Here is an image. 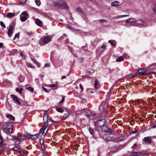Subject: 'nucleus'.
<instances>
[{
  "label": "nucleus",
  "mask_w": 156,
  "mask_h": 156,
  "mask_svg": "<svg viewBox=\"0 0 156 156\" xmlns=\"http://www.w3.org/2000/svg\"><path fill=\"white\" fill-rule=\"evenodd\" d=\"M21 15H24V16L29 17V15L28 14L27 12V11H24L22 13Z\"/></svg>",
  "instance_id": "nucleus-27"
},
{
  "label": "nucleus",
  "mask_w": 156,
  "mask_h": 156,
  "mask_svg": "<svg viewBox=\"0 0 156 156\" xmlns=\"http://www.w3.org/2000/svg\"><path fill=\"white\" fill-rule=\"evenodd\" d=\"M51 37L49 36H45L42 39V41L44 44H47L49 43L51 40Z\"/></svg>",
  "instance_id": "nucleus-10"
},
{
  "label": "nucleus",
  "mask_w": 156,
  "mask_h": 156,
  "mask_svg": "<svg viewBox=\"0 0 156 156\" xmlns=\"http://www.w3.org/2000/svg\"><path fill=\"white\" fill-rule=\"evenodd\" d=\"M7 117L11 120H14L15 119V117L11 115H7Z\"/></svg>",
  "instance_id": "nucleus-25"
},
{
  "label": "nucleus",
  "mask_w": 156,
  "mask_h": 156,
  "mask_svg": "<svg viewBox=\"0 0 156 156\" xmlns=\"http://www.w3.org/2000/svg\"><path fill=\"white\" fill-rule=\"evenodd\" d=\"M76 10H77L78 11L82 12V10L81 9L80 7H77L76 9Z\"/></svg>",
  "instance_id": "nucleus-44"
},
{
  "label": "nucleus",
  "mask_w": 156,
  "mask_h": 156,
  "mask_svg": "<svg viewBox=\"0 0 156 156\" xmlns=\"http://www.w3.org/2000/svg\"><path fill=\"white\" fill-rule=\"evenodd\" d=\"M113 132V130L109 128H108L107 130V131L106 132V133H108V134H111Z\"/></svg>",
  "instance_id": "nucleus-31"
},
{
  "label": "nucleus",
  "mask_w": 156,
  "mask_h": 156,
  "mask_svg": "<svg viewBox=\"0 0 156 156\" xmlns=\"http://www.w3.org/2000/svg\"><path fill=\"white\" fill-rule=\"evenodd\" d=\"M125 139V137L123 136H120L118 137L117 138L116 140L117 141H120L124 140Z\"/></svg>",
  "instance_id": "nucleus-23"
},
{
  "label": "nucleus",
  "mask_w": 156,
  "mask_h": 156,
  "mask_svg": "<svg viewBox=\"0 0 156 156\" xmlns=\"http://www.w3.org/2000/svg\"><path fill=\"white\" fill-rule=\"evenodd\" d=\"M50 66L49 64L48 63L45 64L44 66V67H49Z\"/></svg>",
  "instance_id": "nucleus-51"
},
{
  "label": "nucleus",
  "mask_w": 156,
  "mask_h": 156,
  "mask_svg": "<svg viewBox=\"0 0 156 156\" xmlns=\"http://www.w3.org/2000/svg\"><path fill=\"white\" fill-rule=\"evenodd\" d=\"M124 58L122 56H120L118 58L116 59V61L117 62H120L122 61L123 60Z\"/></svg>",
  "instance_id": "nucleus-30"
},
{
  "label": "nucleus",
  "mask_w": 156,
  "mask_h": 156,
  "mask_svg": "<svg viewBox=\"0 0 156 156\" xmlns=\"http://www.w3.org/2000/svg\"><path fill=\"white\" fill-rule=\"evenodd\" d=\"M42 88L46 92H48V90L46 88H45L44 87L42 86Z\"/></svg>",
  "instance_id": "nucleus-47"
},
{
  "label": "nucleus",
  "mask_w": 156,
  "mask_h": 156,
  "mask_svg": "<svg viewBox=\"0 0 156 156\" xmlns=\"http://www.w3.org/2000/svg\"><path fill=\"white\" fill-rule=\"evenodd\" d=\"M36 4L38 6H40L41 5V2L40 0H36L35 1Z\"/></svg>",
  "instance_id": "nucleus-36"
},
{
  "label": "nucleus",
  "mask_w": 156,
  "mask_h": 156,
  "mask_svg": "<svg viewBox=\"0 0 156 156\" xmlns=\"http://www.w3.org/2000/svg\"><path fill=\"white\" fill-rule=\"evenodd\" d=\"M0 25L3 28H5L6 27V26L4 23L2 21H1L0 22Z\"/></svg>",
  "instance_id": "nucleus-41"
},
{
  "label": "nucleus",
  "mask_w": 156,
  "mask_h": 156,
  "mask_svg": "<svg viewBox=\"0 0 156 156\" xmlns=\"http://www.w3.org/2000/svg\"><path fill=\"white\" fill-rule=\"evenodd\" d=\"M6 127L2 129V130L5 133L10 134L13 133V125L11 122L6 123L5 124Z\"/></svg>",
  "instance_id": "nucleus-3"
},
{
  "label": "nucleus",
  "mask_w": 156,
  "mask_h": 156,
  "mask_svg": "<svg viewBox=\"0 0 156 156\" xmlns=\"http://www.w3.org/2000/svg\"><path fill=\"white\" fill-rule=\"evenodd\" d=\"M129 16L128 15H122L119 16H120V17H126V16Z\"/></svg>",
  "instance_id": "nucleus-55"
},
{
  "label": "nucleus",
  "mask_w": 156,
  "mask_h": 156,
  "mask_svg": "<svg viewBox=\"0 0 156 156\" xmlns=\"http://www.w3.org/2000/svg\"><path fill=\"white\" fill-rule=\"evenodd\" d=\"M26 0L25 1V0H22V1H21L20 2V3L21 4H24V3H26Z\"/></svg>",
  "instance_id": "nucleus-53"
},
{
  "label": "nucleus",
  "mask_w": 156,
  "mask_h": 156,
  "mask_svg": "<svg viewBox=\"0 0 156 156\" xmlns=\"http://www.w3.org/2000/svg\"><path fill=\"white\" fill-rule=\"evenodd\" d=\"M153 11L154 13L156 14V7L153 9Z\"/></svg>",
  "instance_id": "nucleus-52"
},
{
  "label": "nucleus",
  "mask_w": 156,
  "mask_h": 156,
  "mask_svg": "<svg viewBox=\"0 0 156 156\" xmlns=\"http://www.w3.org/2000/svg\"><path fill=\"white\" fill-rule=\"evenodd\" d=\"M16 91L19 93L20 94H22V91L23 90V88H16L15 89Z\"/></svg>",
  "instance_id": "nucleus-21"
},
{
  "label": "nucleus",
  "mask_w": 156,
  "mask_h": 156,
  "mask_svg": "<svg viewBox=\"0 0 156 156\" xmlns=\"http://www.w3.org/2000/svg\"><path fill=\"white\" fill-rule=\"evenodd\" d=\"M56 111L57 112H60V113H62L64 111L62 109V108H60V107L56 108Z\"/></svg>",
  "instance_id": "nucleus-28"
},
{
  "label": "nucleus",
  "mask_w": 156,
  "mask_h": 156,
  "mask_svg": "<svg viewBox=\"0 0 156 156\" xmlns=\"http://www.w3.org/2000/svg\"><path fill=\"white\" fill-rule=\"evenodd\" d=\"M35 23L40 27H42L43 26L42 21L38 19H36Z\"/></svg>",
  "instance_id": "nucleus-16"
},
{
  "label": "nucleus",
  "mask_w": 156,
  "mask_h": 156,
  "mask_svg": "<svg viewBox=\"0 0 156 156\" xmlns=\"http://www.w3.org/2000/svg\"><path fill=\"white\" fill-rule=\"evenodd\" d=\"M119 2L115 1L111 3V5L112 6H116L118 5Z\"/></svg>",
  "instance_id": "nucleus-29"
},
{
  "label": "nucleus",
  "mask_w": 156,
  "mask_h": 156,
  "mask_svg": "<svg viewBox=\"0 0 156 156\" xmlns=\"http://www.w3.org/2000/svg\"><path fill=\"white\" fill-rule=\"evenodd\" d=\"M65 97H66V96L62 97V100L59 102V103L58 104V105L59 106L60 105V104L63 103L64 101Z\"/></svg>",
  "instance_id": "nucleus-33"
},
{
  "label": "nucleus",
  "mask_w": 156,
  "mask_h": 156,
  "mask_svg": "<svg viewBox=\"0 0 156 156\" xmlns=\"http://www.w3.org/2000/svg\"><path fill=\"white\" fill-rule=\"evenodd\" d=\"M67 27L69 29H70V30L73 29V28L70 26L69 25H67Z\"/></svg>",
  "instance_id": "nucleus-46"
},
{
  "label": "nucleus",
  "mask_w": 156,
  "mask_h": 156,
  "mask_svg": "<svg viewBox=\"0 0 156 156\" xmlns=\"http://www.w3.org/2000/svg\"><path fill=\"white\" fill-rule=\"evenodd\" d=\"M89 132L92 135H93V134L94 130L92 128H90L89 129Z\"/></svg>",
  "instance_id": "nucleus-35"
},
{
  "label": "nucleus",
  "mask_w": 156,
  "mask_h": 156,
  "mask_svg": "<svg viewBox=\"0 0 156 156\" xmlns=\"http://www.w3.org/2000/svg\"><path fill=\"white\" fill-rule=\"evenodd\" d=\"M66 78V76H62L61 79H63L64 78Z\"/></svg>",
  "instance_id": "nucleus-61"
},
{
  "label": "nucleus",
  "mask_w": 156,
  "mask_h": 156,
  "mask_svg": "<svg viewBox=\"0 0 156 156\" xmlns=\"http://www.w3.org/2000/svg\"><path fill=\"white\" fill-rule=\"evenodd\" d=\"M137 23L139 26H144L145 25V21H144L142 20H139L138 21Z\"/></svg>",
  "instance_id": "nucleus-18"
},
{
  "label": "nucleus",
  "mask_w": 156,
  "mask_h": 156,
  "mask_svg": "<svg viewBox=\"0 0 156 156\" xmlns=\"http://www.w3.org/2000/svg\"><path fill=\"white\" fill-rule=\"evenodd\" d=\"M24 79V76L22 75L19 76L18 77V79L19 81H20V82H21L23 81Z\"/></svg>",
  "instance_id": "nucleus-22"
},
{
  "label": "nucleus",
  "mask_w": 156,
  "mask_h": 156,
  "mask_svg": "<svg viewBox=\"0 0 156 156\" xmlns=\"http://www.w3.org/2000/svg\"><path fill=\"white\" fill-rule=\"evenodd\" d=\"M124 147L123 146H121L119 147V149H121Z\"/></svg>",
  "instance_id": "nucleus-59"
},
{
  "label": "nucleus",
  "mask_w": 156,
  "mask_h": 156,
  "mask_svg": "<svg viewBox=\"0 0 156 156\" xmlns=\"http://www.w3.org/2000/svg\"><path fill=\"white\" fill-rule=\"evenodd\" d=\"M0 144H2V143L4 142V140H3L2 136L1 135H0Z\"/></svg>",
  "instance_id": "nucleus-40"
},
{
  "label": "nucleus",
  "mask_w": 156,
  "mask_h": 156,
  "mask_svg": "<svg viewBox=\"0 0 156 156\" xmlns=\"http://www.w3.org/2000/svg\"><path fill=\"white\" fill-rule=\"evenodd\" d=\"M29 65L30 66L31 68H32L33 67L32 65L30 63L29 64Z\"/></svg>",
  "instance_id": "nucleus-63"
},
{
  "label": "nucleus",
  "mask_w": 156,
  "mask_h": 156,
  "mask_svg": "<svg viewBox=\"0 0 156 156\" xmlns=\"http://www.w3.org/2000/svg\"><path fill=\"white\" fill-rule=\"evenodd\" d=\"M3 45V43L0 42V48H2V47Z\"/></svg>",
  "instance_id": "nucleus-60"
},
{
  "label": "nucleus",
  "mask_w": 156,
  "mask_h": 156,
  "mask_svg": "<svg viewBox=\"0 0 156 156\" xmlns=\"http://www.w3.org/2000/svg\"><path fill=\"white\" fill-rule=\"evenodd\" d=\"M136 22V20L133 18H129L126 20V23H134Z\"/></svg>",
  "instance_id": "nucleus-14"
},
{
  "label": "nucleus",
  "mask_w": 156,
  "mask_h": 156,
  "mask_svg": "<svg viewBox=\"0 0 156 156\" xmlns=\"http://www.w3.org/2000/svg\"><path fill=\"white\" fill-rule=\"evenodd\" d=\"M106 140L107 141H112V138L110 136H106Z\"/></svg>",
  "instance_id": "nucleus-34"
},
{
  "label": "nucleus",
  "mask_w": 156,
  "mask_h": 156,
  "mask_svg": "<svg viewBox=\"0 0 156 156\" xmlns=\"http://www.w3.org/2000/svg\"><path fill=\"white\" fill-rule=\"evenodd\" d=\"M156 127V125H154L153 126H152V128H155Z\"/></svg>",
  "instance_id": "nucleus-64"
},
{
  "label": "nucleus",
  "mask_w": 156,
  "mask_h": 156,
  "mask_svg": "<svg viewBox=\"0 0 156 156\" xmlns=\"http://www.w3.org/2000/svg\"><path fill=\"white\" fill-rule=\"evenodd\" d=\"M118 151V149H117V148H116V149H115V151H113V152H112V153H115V151Z\"/></svg>",
  "instance_id": "nucleus-62"
},
{
  "label": "nucleus",
  "mask_w": 156,
  "mask_h": 156,
  "mask_svg": "<svg viewBox=\"0 0 156 156\" xmlns=\"http://www.w3.org/2000/svg\"><path fill=\"white\" fill-rule=\"evenodd\" d=\"M22 153L23 154H27L28 153V152L27 151H22Z\"/></svg>",
  "instance_id": "nucleus-50"
},
{
  "label": "nucleus",
  "mask_w": 156,
  "mask_h": 156,
  "mask_svg": "<svg viewBox=\"0 0 156 156\" xmlns=\"http://www.w3.org/2000/svg\"><path fill=\"white\" fill-rule=\"evenodd\" d=\"M13 26L12 25H10L9 27V28L8 31V34L9 36L10 37H11V36L12 35V33L13 32Z\"/></svg>",
  "instance_id": "nucleus-12"
},
{
  "label": "nucleus",
  "mask_w": 156,
  "mask_h": 156,
  "mask_svg": "<svg viewBox=\"0 0 156 156\" xmlns=\"http://www.w3.org/2000/svg\"><path fill=\"white\" fill-rule=\"evenodd\" d=\"M20 36V34L19 33H18L17 34H16L15 35V37H14V38H13V40H14L15 38L16 37H18V38H19Z\"/></svg>",
  "instance_id": "nucleus-39"
},
{
  "label": "nucleus",
  "mask_w": 156,
  "mask_h": 156,
  "mask_svg": "<svg viewBox=\"0 0 156 156\" xmlns=\"http://www.w3.org/2000/svg\"><path fill=\"white\" fill-rule=\"evenodd\" d=\"M98 21H99L101 23H104L105 22H106V20L101 19L98 20Z\"/></svg>",
  "instance_id": "nucleus-42"
},
{
  "label": "nucleus",
  "mask_w": 156,
  "mask_h": 156,
  "mask_svg": "<svg viewBox=\"0 0 156 156\" xmlns=\"http://www.w3.org/2000/svg\"><path fill=\"white\" fill-rule=\"evenodd\" d=\"M20 54L22 56V58L24 59H25L26 58L25 55H23L22 53H20Z\"/></svg>",
  "instance_id": "nucleus-43"
},
{
  "label": "nucleus",
  "mask_w": 156,
  "mask_h": 156,
  "mask_svg": "<svg viewBox=\"0 0 156 156\" xmlns=\"http://www.w3.org/2000/svg\"><path fill=\"white\" fill-rule=\"evenodd\" d=\"M31 59L34 62V63H36L37 65V66L38 67H40V66H39V64L38 62H37L36 61H35L33 58H31Z\"/></svg>",
  "instance_id": "nucleus-37"
},
{
  "label": "nucleus",
  "mask_w": 156,
  "mask_h": 156,
  "mask_svg": "<svg viewBox=\"0 0 156 156\" xmlns=\"http://www.w3.org/2000/svg\"><path fill=\"white\" fill-rule=\"evenodd\" d=\"M27 90L30 91V92H33L34 91V89L32 87H28L27 88Z\"/></svg>",
  "instance_id": "nucleus-32"
},
{
  "label": "nucleus",
  "mask_w": 156,
  "mask_h": 156,
  "mask_svg": "<svg viewBox=\"0 0 156 156\" xmlns=\"http://www.w3.org/2000/svg\"><path fill=\"white\" fill-rule=\"evenodd\" d=\"M15 15V14L14 13H9L7 15V17L9 18H11Z\"/></svg>",
  "instance_id": "nucleus-24"
},
{
  "label": "nucleus",
  "mask_w": 156,
  "mask_h": 156,
  "mask_svg": "<svg viewBox=\"0 0 156 156\" xmlns=\"http://www.w3.org/2000/svg\"><path fill=\"white\" fill-rule=\"evenodd\" d=\"M40 142L41 144V145L42 146V145L44 144V142L43 140H40Z\"/></svg>",
  "instance_id": "nucleus-54"
},
{
  "label": "nucleus",
  "mask_w": 156,
  "mask_h": 156,
  "mask_svg": "<svg viewBox=\"0 0 156 156\" xmlns=\"http://www.w3.org/2000/svg\"><path fill=\"white\" fill-rule=\"evenodd\" d=\"M108 42L109 43H110L111 44L112 46L113 47H115V44H114V43L111 40H109L108 41Z\"/></svg>",
  "instance_id": "nucleus-38"
},
{
  "label": "nucleus",
  "mask_w": 156,
  "mask_h": 156,
  "mask_svg": "<svg viewBox=\"0 0 156 156\" xmlns=\"http://www.w3.org/2000/svg\"><path fill=\"white\" fill-rule=\"evenodd\" d=\"M28 17L23 16V15H20V19L22 22H23L26 21L28 19Z\"/></svg>",
  "instance_id": "nucleus-17"
},
{
  "label": "nucleus",
  "mask_w": 156,
  "mask_h": 156,
  "mask_svg": "<svg viewBox=\"0 0 156 156\" xmlns=\"http://www.w3.org/2000/svg\"><path fill=\"white\" fill-rule=\"evenodd\" d=\"M54 5L55 7L60 9H68L66 3L65 2L60 1L59 3L58 2H54Z\"/></svg>",
  "instance_id": "nucleus-4"
},
{
  "label": "nucleus",
  "mask_w": 156,
  "mask_h": 156,
  "mask_svg": "<svg viewBox=\"0 0 156 156\" xmlns=\"http://www.w3.org/2000/svg\"><path fill=\"white\" fill-rule=\"evenodd\" d=\"M69 42V40L68 39H67L66 40H65V43L66 44H68Z\"/></svg>",
  "instance_id": "nucleus-57"
},
{
  "label": "nucleus",
  "mask_w": 156,
  "mask_h": 156,
  "mask_svg": "<svg viewBox=\"0 0 156 156\" xmlns=\"http://www.w3.org/2000/svg\"><path fill=\"white\" fill-rule=\"evenodd\" d=\"M98 114H94V113H93V112H91L90 115L89 114V113H87L86 115V116L88 118H89L90 119H94L96 117H98Z\"/></svg>",
  "instance_id": "nucleus-9"
},
{
  "label": "nucleus",
  "mask_w": 156,
  "mask_h": 156,
  "mask_svg": "<svg viewBox=\"0 0 156 156\" xmlns=\"http://www.w3.org/2000/svg\"><path fill=\"white\" fill-rule=\"evenodd\" d=\"M49 87L52 89L55 90L57 88V85L56 84H52L49 85Z\"/></svg>",
  "instance_id": "nucleus-20"
},
{
  "label": "nucleus",
  "mask_w": 156,
  "mask_h": 156,
  "mask_svg": "<svg viewBox=\"0 0 156 156\" xmlns=\"http://www.w3.org/2000/svg\"><path fill=\"white\" fill-rule=\"evenodd\" d=\"M112 154V152L110 151L107 154L106 156H110Z\"/></svg>",
  "instance_id": "nucleus-45"
},
{
  "label": "nucleus",
  "mask_w": 156,
  "mask_h": 156,
  "mask_svg": "<svg viewBox=\"0 0 156 156\" xmlns=\"http://www.w3.org/2000/svg\"><path fill=\"white\" fill-rule=\"evenodd\" d=\"M106 122V121L105 119H101L96 122V125L98 127L101 128L105 125Z\"/></svg>",
  "instance_id": "nucleus-6"
},
{
  "label": "nucleus",
  "mask_w": 156,
  "mask_h": 156,
  "mask_svg": "<svg viewBox=\"0 0 156 156\" xmlns=\"http://www.w3.org/2000/svg\"><path fill=\"white\" fill-rule=\"evenodd\" d=\"M13 149L14 151H16L19 153H20V154H22L21 153V151L20 149L17 147L15 146L14 147Z\"/></svg>",
  "instance_id": "nucleus-19"
},
{
  "label": "nucleus",
  "mask_w": 156,
  "mask_h": 156,
  "mask_svg": "<svg viewBox=\"0 0 156 156\" xmlns=\"http://www.w3.org/2000/svg\"><path fill=\"white\" fill-rule=\"evenodd\" d=\"M38 136L39 135L38 134L34 135H30L28 134L26 135L21 134H19L17 136H13V139L17 142L26 140L27 138H31L32 139L35 140L37 139Z\"/></svg>",
  "instance_id": "nucleus-2"
},
{
  "label": "nucleus",
  "mask_w": 156,
  "mask_h": 156,
  "mask_svg": "<svg viewBox=\"0 0 156 156\" xmlns=\"http://www.w3.org/2000/svg\"><path fill=\"white\" fill-rule=\"evenodd\" d=\"M80 87L81 89V92H82L83 91V86L81 84H80Z\"/></svg>",
  "instance_id": "nucleus-49"
},
{
  "label": "nucleus",
  "mask_w": 156,
  "mask_h": 156,
  "mask_svg": "<svg viewBox=\"0 0 156 156\" xmlns=\"http://www.w3.org/2000/svg\"><path fill=\"white\" fill-rule=\"evenodd\" d=\"M86 72H87V73H90V74H91L92 73L91 72V71H90L87 70Z\"/></svg>",
  "instance_id": "nucleus-56"
},
{
  "label": "nucleus",
  "mask_w": 156,
  "mask_h": 156,
  "mask_svg": "<svg viewBox=\"0 0 156 156\" xmlns=\"http://www.w3.org/2000/svg\"><path fill=\"white\" fill-rule=\"evenodd\" d=\"M156 137L155 136H147L145 137L143 140L144 141V143L146 144H151L152 141V138H155Z\"/></svg>",
  "instance_id": "nucleus-8"
},
{
  "label": "nucleus",
  "mask_w": 156,
  "mask_h": 156,
  "mask_svg": "<svg viewBox=\"0 0 156 156\" xmlns=\"http://www.w3.org/2000/svg\"><path fill=\"white\" fill-rule=\"evenodd\" d=\"M50 120V121L49 122V124H51L52 125V123H51V122H55V123H56L57 122L56 121H53V122H52L51 120Z\"/></svg>",
  "instance_id": "nucleus-58"
},
{
  "label": "nucleus",
  "mask_w": 156,
  "mask_h": 156,
  "mask_svg": "<svg viewBox=\"0 0 156 156\" xmlns=\"http://www.w3.org/2000/svg\"><path fill=\"white\" fill-rule=\"evenodd\" d=\"M141 153V152H131L129 153L128 156H139Z\"/></svg>",
  "instance_id": "nucleus-13"
},
{
  "label": "nucleus",
  "mask_w": 156,
  "mask_h": 156,
  "mask_svg": "<svg viewBox=\"0 0 156 156\" xmlns=\"http://www.w3.org/2000/svg\"><path fill=\"white\" fill-rule=\"evenodd\" d=\"M47 111H46L44 115L43 120L44 123V125L40 129L39 131L40 133H41L42 135L44 136H45L46 134V133L48 130V128L46 131V132L45 133L44 130L46 129L48 126H50L52 125L51 124H49V122L50 121V120H51L52 122H53V120L51 118L49 119H48V115L47 113Z\"/></svg>",
  "instance_id": "nucleus-1"
},
{
  "label": "nucleus",
  "mask_w": 156,
  "mask_h": 156,
  "mask_svg": "<svg viewBox=\"0 0 156 156\" xmlns=\"http://www.w3.org/2000/svg\"><path fill=\"white\" fill-rule=\"evenodd\" d=\"M106 47V46L104 44H103V45L101 47V48H104V49Z\"/></svg>",
  "instance_id": "nucleus-48"
},
{
  "label": "nucleus",
  "mask_w": 156,
  "mask_h": 156,
  "mask_svg": "<svg viewBox=\"0 0 156 156\" xmlns=\"http://www.w3.org/2000/svg\"><path fill=\"white\" fill-rule=\"evenodd\" d=\"M147 67L146 68L141 69H139L137 72V73L140 75H146L147 76L150 74L151 72H150L149 69V68L147 69Z\"/></svg>",
  "instance_id": "nucleus-5"
},
{
  "label": "nucleus",
  "mask_w": 156,
  "mask_h": 156,
  "mask_svg": "<svg viewBox=\"0 0 156 156\" xmlns=\"http://www.w3.org/2000/svg\"><path fill=\"white\" fill-rule=\"evenodd\" d=\"M11 96L13 100L16 103L19 105H20L21 102L20 101L18 97L16 95L13 94L11 95Z\"/></svg>",
  "instance_id": "nucleus-11"
},
{
  "label": "nucleus",
  "mask_w": 156,
  "mask_h": 156,
  "mask_svg": "<svg viewBox=\"0 0 156 156\" xmlns=\"http://www.w3.org/2000/svg\"><path fill=\"white\" fill-rule=\"evenodd\" d=\"M102 128H101V129L102 131L106 133L107 131V130L108 127L106 126H105V125L102 126Z\"/></svg>",
  "instance_id": "nucleus-26"
},
{
  "label": "nucleus",
  "mask_w": 156,
  "mask_h": 156,
  "mask_svg": "<svg viewBox=\"0 0 156 156\" xmlns=\"http://www.w3.org/2000/svg\"><path fill=\"white\" fill-rule=\"evenodd\" d=\"M100 84L98 81L97 80L95 81L94 83V88L96 90L98 89L100 87Z\"/></svg>",
  "instance_id": "nucleus-15"
},
{
  "label": "nucleus",
  "mask_w": 156,
  "mask_h": 156,
  "mask_svg": "<svg viewBox=\"0 0 156 156\" xmlns=\"http://www.w3.org/2000/svg\"><path fill=\"white\" fill-rule=\"evenodd\" d=\"M1 145V149L0 150V153H2L5 151L7 150L9 147L8 145L6 144L4 142L2 143V144H0Z\"/></svg>",
  "instance_id": "nucleus-7"
}]
</instances>
